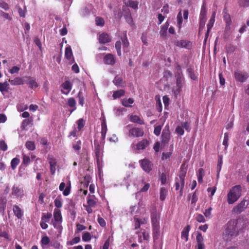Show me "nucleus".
Masks as SVG:
<instances>
[{
	"label": "nucleus",
	"mask_w": 249,
	"mask_h": 249,
	"mask_svg": "<svg viewBox=\"0 0 249 249\" xmlns=\"http://www.w3.org/2000/svg\"><path fill=\"white\" fill-rule=\"evenodd\" d=\"M242 187L240 185L233 186L228 194L227 201L229 204L236 201L241 196Z\"/></svg>",
	"instance_id": "1"
},
{
	"label": "nucleus",
	"mask_w": 249,
	"mask_h": 249,
	"mask_svg": "<svg viewBox=\"0 0 249 249\" xmlns=\"http://www.w3.org/2000/svg\"><path fill=\"white\" fill-rule=\"evenodd\" d=\"M238 234V231L236 227L231 224H228L227 227L223 231V238L224 240L231 241L233 237Z\"/></svg>",
	"instance_id": "2"
},
{
	"label": "nucleus",
	"mask_w": 249,
	"mask_h": 249,
	"mask_svg": "<svg viewBox=\"0 0 249 249\" xmlns=\"http://www.w3.org/2000/svg\"><path fill=\"white\" fill-rule=\"evenodd\" d=\"M207 9L206 7V3H203L201 8L200 16H199V30H202L205 26L206 21Z\"/></svg>",
	"instance_id": "3"
},
{
	"label": "nucleus",
	"mask_w": 249,
	"mask_h": 249,
	"mask_svg": "<svg viewBox=\"0 0 249 249\" xmlns=\"http://www.w3.org/2000/svg\"><path fill=\"white\" fill-rule=\"evenodd\" d=\"M248 204V201L244 199L232 209V213L237 214L241 213L247 208Z\"/></svg>",
	"instance_id": "4"
},
{
	"label": "nucleus",
	"mask_w": 249,
	"mask_h": 249,
	"mask_svg": "<svg viewBox=\"0 0 249 249\" xmlns=\"http://www.w3.org/2000/svg\"><path fill=\"white\" fill-rule=\"evenodd\" d=\"M170 140V131L169 126L166 125L164 128L161 136V142L163 145L167 144Z\"/></svg>",
	"instance_id": "5"
},
{
	"label": "nucleus",
	"mask_w": 249,
	"mask_h": 249,
	"mask_svg": "<svg viewBox=\"0 0 249 249\" xmlns=\"http://www.w3.org/2000/svg\"><path fill=\"white\" fill-rule=\"evenodd\" d=\"M144 135L143 129L140 127H133L129 130V136L133 137H141Z\"/></svg>",
	"instance_id": "6"
},
{
	"label": "nucleus",
	"mask_w": 249,
	"mask_h": 249,
	"mask_svg": "<svg viewBox=\"0 0 249 249\" xmlns=\"http://www.w3.org/2000/svg\"><path fill=\"white\" fill-rule=\"evenodd\" d=\"M234 77L236 81L244 82L248 79L249 75L246 72L237 71L234 72Z\"/></svg>",
	"instance_id": "7"
},
{
	"label": "nucleus",
	"mask_w": 249,
	"mask_h": 249,
	"mask_svg": "<svg viewBox=\"0 0 249 249\" xmlns=\"http://www.w3.org/2000/svg\"><path fill=\"white\" fill-rule=\"evenodd\" d=\"M141 165L142 169L146 172H150L152 169V163L146 159L141 160Z\"/></svg>",
	"instance_id": "8"
},
{
	"label": "nucleus",
	"mask_w": 249,
	"mask_h": 249,
	"mask_svg": "<svg viewBox=\"0 0 249 249\" xmlns=\"http://www.w3.org/2000/svg\"><path fill=\"white\" fill-rule=\"evenodd\" d=\"M223 18L226 22V29L229 30L231 23V20L230 14L227 12V10L225 8L223 11Z\"/></svg>",
	"instance_id": "9"
},
{
	"label": "nucleus",
	"mask_w": 249,
	"mask_h": 249,
	"mask_svg": "<svg viewBox=\"0 0 249 249\" xmlns=\"http://www.w3.org/2000/svg\"><path fill=\"white\" fill-rule=\"evenodd\" d=\"M186 169H184L183 167V165H182L181 166V168H180V171H179V178H178V179L179 180L180 183L181 184V191L182 190H183V187L184 185V183H185L184 178H185V177L186 176Z\"/></svg>",
	"instance_id": "10"
},
{
	"label": "nucleus",
	"mask_w": 249,
	"mask_h": 249,
	"mask_svg": "<svg viewBox=\"0 0 249 249\" xmlns=\"http://www.w3.org/2000/svg\"><path fill=\"white\" fill-rule=\"evenodd\" d=\"M63 89H61V92L66 95H67L71 90L72 85L69 81H66L61 85Z\"/></svg>",
	"instance_id": "11"
},
{
	"label": "nucleus",
	"mask_w": 249,
	"mask_h": 249,
	"mask_svg": "<svg viewBox=\"0 0 249 249\" xmlns=\"http://www.w3.org/2000/svg\"><path fill=\"white\" fill-rule=\"evenodd\" d=\"M98 39L101 44H106L110 42L111 40V38L108 34L103 33L99 35Z\"/></svg>",
	"instance_id": "12"
},
{
	"label": "nucleus",
	"mask_w": 249,
	"mask_h": 249,
	"mask_svg": "<svg viewBox=\"0 0 249 249\" xmlns=\"http://www.w3.org/2000/svg\"><path fill=\"white\" fill-rule=\"evenodd\" d=\"M176 45L178 47L185 48L187 49L192 47V43L190 41L186 40H178L176 42Z\"/></svg>",
	"instance_id": "13"
},
{
	"label": "nucleus",
	"mask_w": 249,
	"mask_h": 249,
	"mask_svg": "<svg viewBox=\"0 0 249 249\" xmlns=\"http://www.w3.org/2000/svg\"><path fill=\"white\" fill-rule=\"evenodd\" d=\"M104 62L107 65H113L115 63L114 56L111 53H107L104 57Z\"/></svg>",
	"instance_id": "14"
},
{
	"label": "nucleus",
	"mask_w": 249,
	"mask_h": 249,
	"mask_svg": "<svg viewBox=\"0 0 249 249\" xmlns=\"http://www.w3.org/2000/svg\"><path fill=\"white\" fill-rule=\"evenodd\" d=\"M175 76L176 78V86L177 88H182L184 84V77L183 74H175Z\"/></svg>",
	"instance_id": "15"
},
{
	"label": "nucleus",
	"mask_w": 249,
	"mask_h": 249,
	"mask_svg": "<svg viewBox=\"0 0 249 249\" xmlns=\"http://www.w3.org/2000/svg\"><path fill=\"white\" fill-rule=\"evenodd\" d=\"M123 2L126 6L130 7L134 10L138 9L139 2L137 1L131 0H123Z\"/></svg>",
	"instance_id": "16"
},
{
	"label": "nucleus",
	"mask_w": 249,
	"mask_h": 249,
	"mask_svg": "<svg viewBox=\"0 0 249 249\" xmlns=\"http://www.w3.org/2000/svg\"><path fill=\"white\" fill-rule=\"evenodd\" d=\"M65 183L64 182H61L59 185V189L60 191H63V194L65 196H67L69 195L71 190V184L70 183L69 186L65 187Z\"/></svg>",
	"instance_id": "17"
},
{
	"label": "nucleus",
	"mask_w": 249,
	"mask_h": 249,
	"mask_svg": "<svg viewBox=\"0 0 249 249\" xmlns=\"http://www.w3.org/2000/svg\"><path fill=\"white\" fill-rule=\"evenodd\" d=\"M130 121L134 123H136L139 124H144V122L143 119H142L139 116L136 115H131L129 117Z\"/></svg>",
	"instance_id": "18"
},
{
	"label": "nucleus",
	"mask_w": 249,
	"mask_h": 249,
	"mask_svg": "<svg viewBox=\"0 0 249 249\" xmlns=\"http://www.w3.org/2000/svg\"><path fill=\"white\" fill-rule=\"evenodd\" d=\"M49 162L50 165V171L52 175L55 173L56 166V160L53 158H48Z\"/></svg>",
	"instance_id": "19"
},
{
	"label": "nucleus",
	"mask_w": 249,
	"mask_h": 249,
	"mask_svg": "<svg viewBox=\"0 0 249 249\" xmlns=\"http://www.w3.org/2000/svg\"><path fill=\"white\" fill-rule=\"evenodd\" d=\"M7 199L6 197H0V213L4 214V211L6 206Z\"/></svg>",
	"instance_id": "20"
},
{
	"label": "nucleus",
	"mask_w": 249,
	"mask_h": 249,
	"mask_svg": "<svg viewBox=\"0 0 249 249\" xmlns=\"http://www.w3.org/2000/svg\"><path fill=\"white\" fill-rule=\"evenodd\" d=\"M8 81L13 86L23 85L24 83L22 78L20 77H17L14 79H9Z\"/></svg>",
	"instance_id": "21"
},
{
	"label": "nucleus",
	"mask_w": 249,
	"mask_h": 249,
	"mask_svg": "<svg viewBox=\"0 0 249 249\" xmlns=\"http://www.w3.org/2000/svg\"><path fill=\"white\" fill-rule=\"evenodd\" d=\"M148 144L149 142L146 139H143L137 144V149L138 150L144 149L148 146Z\"/></svg>",
	"instance_id": "22"
},
{
	"label": "nucleus",
	"mask_w": 249,
	"mask_h": 249,
	"mask_svg": "<svg viewBox=\"0 0 249 249\" xmlns=\"http://www.w3.org/2000/svg\"><path fill=\"white\" fill-rule=\"evenodd\" d=\"M160 225L153 226V237L154 240L159 239L160 235Z\"/></svg>",
	"instance_id": "23"
},
{
	"label": "nucleus",
	"mask_w": 249,
	"mask_h": 249,
	"mask_svg": "<svg viewBox=\"0 0 249 249\" xmlns=\"http://www.w3.org/2000/svg\"><path fill=\"white\" fill-rule=\"evenodd\" d=\"M13 211L15 215L18 217V219L21 218L23 215V213L21 211V209L18 206H14Z\"/></svg>",
	"instance_id": "24"
},
{
	"label": "nucleus",
	"mask_w": 249,
	"mask_h": 249,
	"mask_svg": "<svg viewBox=\"0 0 249 249\" xmlns=\"http://www.w3.org/2000/svg\"><path fill=\"white\" fill-rule=\"evenodd\" d=\"M9 89V84L7 81H5L3 83H0V91L2 93L3 92H8Z\"/></svg>",
	"instance_id": "25"
},
{
	"label": "nucleus",
	"mask_w": 249,
	"mask_h": 249,
	"mask_svg": "<svg viewBox=\"0 0 249 249\" xmlns=\"http://www.w3.org/2000/svg\"><path fill=\"white\" fill-rule=\"evenodd\" d=\"M191 226L190 225H187L183 230L181 232V238H185V241H187L188 240V233L189 231L190 230Z\"/></svg>",
	"instance_id": "26"
},
{
	"label": "nucleus",
	"mask_w": 249,
	"mask_h": 249,
	"mask_svg": "<svg viewBox=\"0 0 249 249\" xmlns=\"http://www.w3.org/2000/svg\"><path fill=\"white\" fill-rule=\"evenodd\" d=\"M113 83L118 87H124V82L123 81L122 78L119 76H115Z\"/></svg>",
	"instance_id": "27"
},
{
	"label": "nucleus",
	"mask_w": 249,
	"mask_h": 249,
	"mask_svg": "<svg viewBox=\"0 0 249 249\" xmlns=\"http://www.w3.org/2000/svg\"><path fill=\"white\" fill-rule=\"evenodd\" d=\"M28 78L29 80V81H28L27 84L29 85V87L31 89H33L34 88H36L37 87H38V84L37 83L35 79H34L33 77L30 76L28 77Z\"/></svg>",
	"instance_id": "28"
},
{
	"label": "nucleus",
	"mask_w": 249,
	"mask_h": 249,
	"mask_svg": "<svg viewBox=\"0 0 249 249\" xmlns=\"http://www.w3.org/2000/svg\"><path fill=\"white\" fill-rule=\"evenodd\" d=\"M53 217L55 222L61 223L62 216L60 211L58 210H55L53 213Z\"/></svg>",
	"instance_id": "29"
},
{
	"label": "nucleus",
	"mask_w": 249,
	"mask_h": 249,
	"mask_svg": "<svg viewBox=\"0 0 249 249\" xmlns=\"http://www.w3.org/2000/svg\"><path fill=\"white\" fill-rule=\"evenodd\" d=\"M94 152L95 156H100L103 154V149L101 145L94 142Z\"/></svg>",
	"instance_id": "30"
},
{
	"label": "nucleus",
	"mask_w": 249,
	"mask_h": 249,
	"mask_svg": "<svg viewBox=\"0 0 249 249\" xmlns=\"http://www.w3.org/2000/svg\"><path fill=\"white\" fill-rule=\"evenodd\" d=\"M134 102V100L131 98H129L128 99H123L122 100V104L125 107H131L130 105L132 104Z\"/></svg>",
	"instance_id": "31"
},
{
	"label": "nucleus",
	"mask_w": 249,
	"mask_h": 249,
	"mask_svg": "<svg viewBox=\"0 0 249 249\" xmlns=\"http://www.w3.org/2000/svg\"><path fill=\"white\" fill-rule=\"evenodd\" d=\"M125 94V91L124 89H120L119 90L115 91L113 94V97L114 99L120 98L123 96Z\"/></svg>",
	"instance_id": "32"
},
{
	"label": "nucleus",
	"mask_w": 249,
	"mask_h": 249,
	"mask_svg": "<svg viewBox=\"0 0 249 249\" xmlns=\"http://www.w3.org/2000/svg\"><path fill=\"white\" fill-rule=\"evenodd\" d=\"M82 142L80 140L76 141L72 144V148L76 152H79L81 148Z\"/></svg>",
	"instance_id": "33"
},
{
	"label": "nucleus",
	"mask_w": 249,
	"mask_h": 249,
	"mask_svg": "<svg viewBox=\"0 0 249 249\" xmlns=\"http://www.w3.org/2000/svg\"><path fill=\"white\" fill-rule=\"evenodd\" d=\"M215 13H213L212 15V17L210 19L209 21V23H208L207 26V29H208V32H210L212 28L213 27L215 19Z\"/></svg>",
	"instance_id": "34"
},
{
	"label": "nucleus",
	"mask_w": 249,
	"mask_h": 249,
	"mask_svg": "<svg viewBox=\"0 0 249 249\" xmlns=\"http://www.w3.org/2000/svg\"><path fill=\"white\" fill-rule=\"evenodd\" d=\"M22 190L18 187L14 186L12 188V194L17 197H18L22 194Z\"/></svg>",
	"instance_id": "35"
},
{
	"label": "nucleus",
	"mask_w": 249,
	"mask_h": 249,
	"mask_svg": "<svg viewBox=\"0 0 249 249\" xmlns=\"http://www.w3.org/2000/svg\"><path fill=\"white\" fill-rule=\"evenodd\" d=\"M72 55V52L70 46L67 47L65 49V56L66 59L70 60Z\"/></svg>",
	"instance_id": "36"
},
{
	"label": "nucleus",
	"mask_w": 249,
	"mask_h": 249,
	"mask_svg": "<svg viewBox=\"0 0 249 249\" xmlns=\"http://www.w3.org/2000/svg\"><path fill=\"white\" fill-rule=\"evenodd\" d=\"M169 24L166 23L164 25H163L160 29V35L162 36H165L167 34V30L168 29Z\"/></svg>",
	"instance_id": "37"
},
{
	"label": "nucleus",
	"mask_w": 249,
	"mask_h": 249,
	"mask_svg": "<svg viewBox=\"0 0 249 249\" xmlns=\"http://www.w3.org/2000/svg\"><path fill=\"white\" fill-rule=\"evenodd\" d=\"M76 124L78 129L81 130L85 125V121L83 118H81L76 122Z\"/></svg>",
	"instance_id": "38"
},
{
	"label": "nucleus",
	"mask_w": 249,
	"mask_h": 249,
	"mask_svg": "<svg viewBox=\"0 0 249 249\" xmlns=\"http://www.w3.org/2000/svg\"><path fill=\"white\" fill-rule=\"evenodd\" d=\"M167 191L165 188L162 187L160 189V199L161 201H163L165 199V197L167 195Z\"/></svg>",
	"instance_id": "39"
},
{
	"label": "nucleus",
	"mask_w": 249,
	"mask_h": 249,
	"mask_svg": "<svg viewBox=\"0 0 249 249\" xmlns=\"http://www.w3.org/2000/svg\"><path fill=\"white\" fill-rule=\"evenodd\" d=\"M32 121L30 119H25L23 120L21 125V128L22 130L26 129L27 126L32 123Z\"/></svg>",
	"instance_id": "40"
},
{
	"label": "nucleus",
	"mask_w": 249,
	"mask_h": 249,
	"mask_svg": "<svg viewBox=\"0 0 249 249\" xmlns=\"http://www.w3.org/2000/svg\"><path fill=\"white\" fill-rule=\"evenodd\" d=\"M122 42H123L124 51L125 52L127 51L126 50H125V48H127L129 46V44L128 40H127L126 34L124 35V38L122 40Z\"/></svg>",
	"instance_id": "41"
},
{
	"label": "nucleus",
	"mask_w": 249,
	"mask_h": 249,
	"mask_svg": "<svg viewBox=\"0 0 249 249\" xmlns=\"http://www.w3.org/2000/svg\"><path fill=\"white\" fill-rule=\"evenodd\" d=\"M19 163V160L18 158H14L11 162V168L15 169Z\"/></svg>",
	"instance_id": "42"
},
{
	"label": "nucleus",
	"mask_w": 249,
	"mask_h": 249,
	"mask_svg": "<svg viewBox=\"0 0 249 249\" xmlns=\"http://www.w3.org/2000/svg\"><path fill=\"white\" fill-rule=\"evenodd\" d=\"M95 22L97 26H103L105 24L104 19L101 17H96Z\"/></svg>",
	"instance_id": "43"
},
{
	"label": "nucleus",
	"mask_w": 249,
	"mask_h": 249,
	"mask_svg": "<svg viewBox=\"0 0 249 249\" xmlns=\"http://www.w3.org/2000/svg\"><path fill=\"white\" fill-rule=\"evenodd\" d=\"M187 71L188 72L189 76L192 80H195L196 79L197 77L196 76L193 69L190 68L188 69Z\"/></svg>",
	"instance_id": "44"
},
{
	"label": "nucleus",
	"mask_w": 249,
	"mask_h": 249,
	"mask_svg": "<svg viewBox=\"0 0 249 249\" xmlns=\"http://www.w3.org/2000/svg\"><path fill=\"white\" fill-rule=\"evenodd\" d=\"M198 173V181L199 183H202L203 182V177L204 175V170L202 168L199 169Z\"/></svg>",
	"instance_id": "45"
},
{
	"label": "nucleus",
	"mask_w": 249,
	"mask_h": 249,
	"mask_svg": "<svg viewBox=\"0 0 249 249\" xmlns=\"http://www.w3.org/2000/svg\"><path fill=\"white\" fill-rule=\"evenodd\" d=\"M83 92L82 90H80L78 94V97L79 99V105H81L82 106H83L85 101H84V98L82 95Z\"/></svg>",
	"instance_id": "46"
},
{
	"label": "nucleus",
	"mask_w": 249,
	"mask_h": 249,
	"mask_svg": "<svg viewBox=\"0 0 249 249\" xmlns=\"http://www.w3.org/2000/svg\"><path fill=\"white\" fill-rule=\"evenodd\" d=\"M238 3L241 7H247L249 6V0H239Z\"/></svg>",
	"instance_id": "47"
},
{
	"label": "nucleus",
	"mask_w": 249,
	"mask_h": 249,
	"mask_svg": "<svg viewBox=\"0 0 249 249\" xmlns=\"http://www.w3.org/2000/svg\"><path fill=\"white\" fill-rule=\"evenodd\" d=\"M121 42L120 41H117L115 43V48L117 50L118 55L120 56L121 55Z\"/></svg>",
	"instance_id": "48"
},
{
	"label": "nucleus",
	"mask_w": 249,
	"mask_h": 249,
	"mask_svg": "<svg viewBox=\"0 0 249 249\" xmlns=\"http://www.w3.org/2000/svg\"><path fill=\"white\" fill-rule=\"evenodd\" d=\"M91 239V234L88 232H85L83 234L82 240L87 242L89 241Z\"/></svg>",
	"instance_id": "49"
},
{
	"label": "nucleus",
	"mask_w": 249,
	"mask_h": 249,
	"mask_svg": "<svg viewBox=\"0 0 249 249\" xmlns=\"http://www.w3.org/2000/svg\"><path fill=\"white\" fill-rule=\"evenodd\" d=\"M162 128V125H159L157 126H155L154 129V134L157 136H159L161 132Z\"/></svg>",
	"instance_id": "50"
},
{
	"label": "nucleus",
	"mask_w": 249,
	"mask_h": 249,
	"mask_svg": "<svg viewBox=\"0 0 249 249\" xmlns=\"http://www.w3.org/2000/svg\"><path fill=\"white\" fill-rule=\"evenodd\" d=\"M52 214L51 213H48L46 214L43 213L42 217L41 218L42 221H44L45 222H48L49 221L50 219L52 217Z\"/></svg>",
	"instance_id": "51"
},
{
	"label": "nucleus",
	"mask_w": 249,
	"mask_h": 249,
	"mask_svg": "<svg viewBox=\"0 0 249 249\" xmlns=\"http://www.w3.org/2000/svg\"><path fill=\"white\" fill-rule=\"evenodd\" d=\"M177 18V20H178V24L179 25V28H180V26H181V24L182 23V22H183L182 14H181V10L179 11V12L178 14Z\"/></svg>",
	"instance_id": "52"
},
{
	"label": "nucleus",
	"mask_w": 249,
	"mask_h": 249,
	"mask_svg": "<svg viewBox=\"0 0 249 249\" xmlns=\"http://www.w3.org/2000/svg\"><path fill=\"white\" fill-rule=\"evenodd\" d=\"M229 137V133L227 132L225 133L224 134V137L223 142V145L225 146V148L228 146Z\"/></svg>",
	"instance_id": "53"
},
{
	"label": "nucleus",
	"mask_w": 249,
	"mask_h": 249,
	"mask_svg": "<svg viewBox=\"0 0 249 249\" xmlns=\"http://www.w3.org/2000/svg\"><path fill=\"white\" fill-rule=\"evenodd\" d=\"M26 147L30 150H33L35 148V144L33 142L31 141H28L26 143Z\"/></svg>",
	"instance_id": "54"
},
{
	"label": "nucleus",
	"mask_w": 249,
	"mask_h": 249,
	"mask_svg": "<svg viewBox=\"0 0 249 249\" xmlns=\"http://www.w3.org/2000/svg\"><path fill=\"white\" fill-rule=\"evenodd\" d=\"M213 209L212 207L209 208L208 209H206L204 213V214L205 216L207 218H211L212 217L211 216V212Z\"/></svg>",
	"instance_id": "55"
},
{
	"label": "nucleus",
	"mask_w": 249,
	"mask_h": 249,
	"mask_svg": "<svg viewBox=\"0 0 249 249\" xmlns=\"http://www.w3.org/2000/svg\"><path fill=\"white\" fill-rule=\"evenodd\" d=\"M20 70V68L17 66H14L9 70V71L11 74L18 73Z\"/></svg>",
	"instance_id": "56"
},
{
	"label": "nucleus",
	"mask_w": 249,
	"mask_h": 249,
	"mask_svg": "<svg viewBox=\"0 0 249 249\" xmlns=\"http://www.w3.org/2000/svg\"><path fill=\"white\" fill-rule=\"evenodd\" d=\"M80 241V238L79 236L75 237L74 238L72 239V240L69 243H68L67 244L69 245H72L74 244L78 243Z\"/></svg>",
	"instance_id": "57"
},
{
	"label": "nucleus",
	"mask_w": 249,
	"mask_h": 249,
	"mask_svg": "<svg viewBox=\"0 0 249 249\" xmlns=\"http://www.w3.org/2000/svg\"><path fill=\"white\" fill-rule=\"evenodd\" d=\"M76 104L75 100L73 98H70L68 101V105L70 107H74Z\"/></svg>",
	"instance_id": "58"
},
{
	"label": "nucleus",
	"mask_w": 249,
	"mask_h": 249,
	"mask_svg": "<svg viewBox=\"0 0 249 249\" xmlns=\"http://www.w3.org/2000/svg\"><path fill=\"white\" fill-rule=\"evenodd\" d=\"M152 224L153 226H155L156 225L159 226V222L158 221V219L157 217V215L155 214H153L152 216Z\"/></svg>",
	"instance_id": "59"
},
{
	"label": "nucleus",
	"mask_w": 249,
	"mask_h": 249,
	"mask_svg": "<svg viewBox=\"0 0 249 249\" xmlns=\"http://www.w3.org/2000/svg\"><path fill=\"white\" fill-rule=\"evenodd\" d=\"M197 244L203 243V238L201 233L198 232L196 237Z\"/></svg>",
	"instance_id": "60"
},
{
	"label": "nucleus",
	"mask_w": 249,
	"mask_h": 249,
	"mask_svg": "<svg viewBox=\"0 0 249 249\" xmlns=\"http://www.w3.org/2000/svg\"><path fill=\"white\" fill-rule=\"evenodd\" d=\"M196 220L198 222H205V219L203 215L201 214H198L196 217Z\"/></svg>",
	"instance_id": "61"
},
{
	"label": "nucleus",
	"mask_w": 249,
	"mask_h": 249,
	"mask_svg": "<svg viewBox=\"0 0 249 249\" xmlns=\"http://www.w3.org/2000/svg\"><path fill=\"white\" fill-rule=\"evenodd\" d=\"M176 132L179 135H183L184 133V131L182 126H178L176 128Z\"/></svg>",
	"instance_id": "62"
},
{
	"label": "nucleus",
	"mask_w": 249,
	"mask_h": 249,
	"mask_svg": "<svg viewBox=\"0 0 249 249\" xmlns=\"http://www.w3.org/2000/svg\"><path fill=\"white\" fill-rule=\"evenodd\" d=\"M0 148L4 151L7 149V145L4 141H0Z\"/></svg>",
	"instance_id": "63"
},
{
	"label": "nucleus",
	"mask_w": 249,
	"mask_h": 249,
	"mask_svg": "<svg viewBox=\"0 0 249 249\" xmlns=\"http://www.w3.org/2000/svg\"><path fill=\"white\" fill-rule=\"evenodd\" d=\"M50 241V240L49 238L47 236L43 237L41 239L42 244L45 245H47L49 244Z\"/></svg>",
	"instance_id": "64"
}]
</instances>
